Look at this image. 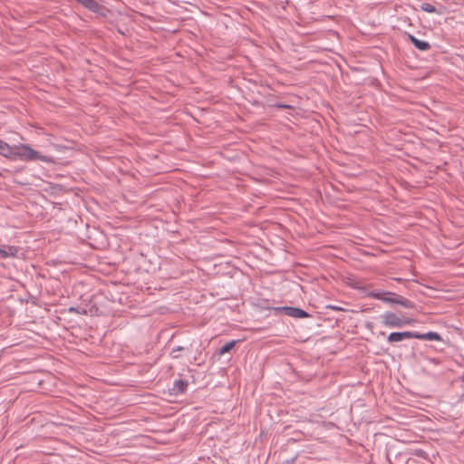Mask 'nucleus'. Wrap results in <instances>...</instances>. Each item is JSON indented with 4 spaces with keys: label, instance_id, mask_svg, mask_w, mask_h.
Masks as SVG:
<instances>
[{
    "label": "nucleus",
    "instance_id": "4",
    "mask_svg": "<svg viewBox=\"0 0 464 464\" xmlns=\"http://www.w3.org/2000/svg\"><path fill=\"white\" fill-rule=\"evenodd\" d=\"M367 295L374 299L382 301L385 304H401L402 306L408 307L410 301L392 292H385L382 290H372L367 293Z\"/></svg>",
    "mask_w": 464,
    "mask_h": 464
},
{
    "label": "nucleus",
    "instance_id": "15",
    "mask_svg": "<svg viewBox=\"0 0 464 464\" xmlns=\"http://www.w3.org/2000/svg\"><path fill=\"white\" fill-rule=\"evenodd\" d=\"M266 327H256V326H252V327H248V328H246V331L247 332H260L262 331L263 329H265Z\"/></svg>",
    "mask_w": 464,
    "mask_h": 464
},
{
    "label": "nucleus",
    "instance_id": "17",
    "mask_svg": "<svg viewBox=\"0 0 464 464\" xmlns=\"http://www.w3.org/2000/svg\"><path fill=\"white\" fill-rule=\"evenodd\" d=\"M296 459V457H294L290 459H286L283 464H294Z\"/></svg>",
    "mask_w": 464,
    "mask_h": 464
},
{
    "label": "nucleus",
    "instance_id": "6",
    "mask_svg": "<svg viewBox=\"0 0 464 464\" xmlns=\"http://www.w3.org/2000/svg\"><path fill=\"white\" fill-rule=\"evenodd\" d=\"M188 382L185 380H176L173 382V387L170 389V394L179 395L184 393L188 389Z\"/></svg>",
    "mask_w": 464,
    "mask_h": 464
},
{
    "label": "nucleus",
    "instance_id": "19",
    "mask_svg": "<svg viewBox=\"0 0 464 464\" xmlns=\"http://www.w3.org/2000/svg\"><path fill=\"white\" fill-rule=\"evenodd\" d=\"M385 319H392V320H394V319H398L393 314H389L385 316Z\"/></svg>",
    "mask_w": 464,
    "mask_h": 464
},
{
    "label": "nucleus",
    "instance_id": "1",
    "mask_svg": "<svg viewBox=\"0 0 464 464\" xmlns=\"http://www.w3.org/2000/svg\"><path fill=\"white\" fill-rule=\"evenodd\" d=\"M0 155L12 161L21 160L31 162L40 160L45 163L53 162V157L42 154L40 151L33 149L29 144L19 143L10 145L2 140H0Z\"/></svg>",
    "mask_w": 464,
    "mask_h": 464
},
{
    "label": "nucleus",
    "instance_id": "11",
    "mask_svg": "<svg viewBox=\"0 0 464 464\" xmlns=\"http://www.w3.org/2000/svg\"><path fill=\"white\" fill-rule=\"evenodd\" d=\"M420 9L426 13H438L436 7L429 3H422L420 5Z\"/></svg>",
    "mask_w": 464,
    "mask_h": 464
},
{
    "label": "nucleus",
    "instance_id": "12",
    "mask_svg": "<svg viewBox=\"0 0 464 464\" xmlns=\"http://www.w3.org/2000/svg\"><path fill=\"white\" fill-rule=\"evenodd\" d=\"M412 321H384V323L392 327H401L406 324H410Z\"/></svg>",
    "mask_w": 464,
    "mask_h": 464
},
{
    "label": "nucleus",
    "instance_id": "20",
    "mask_svg": "<svg viewBox=\"0 0 464 464\" xmlns=\"http://www.w3.org/2000/svg\"><path fill=\"white\" fill-rule=\"evenodd\" d=\"M331 308H332V309H335V310H340V308H339V307H336V306H332Z\"/></svg>",
    "mask_w": 464,
    "mask_h": 464
},
{
    "label": "nucleus",
    "instance_id": "10",
    "mask_svg": "<svg viewBox=\"0 0 464 464\" xmlns=\"http://www.w3.org/2000/svg\"><path fill=\"white\" fill-rule=\"evenodd\" d=\"M240 340H232L227 343H225L219 350H218V354L219 355H223L227 353H229L234 347L235 345L239 342Z\"/></svg>",
    "mask_w": 464,
    "mask_h": 464
},
{
    "label": "nucleus",
    "instance_id": "5",
    "mask_svg": "<svg viewBox=\"0 0 464 464\" xmlns=\"http://www.w3.org/2000/svg\"><path fill=\"white\" fill-rule=\"evenodd\" d=\"M76 1L78 3H80L81 5H82L86 9H88L89 11H91L96 14H99L103 17H105L107 15L108 9L105 6L100 5L95 0H76Z\"/></svg>",
    "mask_w": 464,
    "mask_h": 464
},
{
    "label": "nucleus",
    "instance_id": "3",
    "mask_svg": "<svg viewBox=\"0 0 464 464\" xmlns=\"http://www.w3.org/2000/svg\"><path fill=\"white\" fill-rule=\"evenodd\" d=\"M265 309L267 311L266 317H292L297 319L309 316L304 310L293 306H267Z\"/></svg>",
    "mask_w": 464,
    "mask_h": 464
},
{
    "label": "nucleus",
    "instance_id": "21",
    "mask_svg": "<svg viewBox=\"0 0 464 464\" xmlns=\"http://www.w3.org/2000/svg\"><path fill=\"white\" fill-rule=\"evenodd\" d=\"M366 326L367 327H371V323L370 322H366Z\"/></svg>",
    "mask_w": 464,
    "mask_h": 464
},
{
    "label": "nucleus",
    "instance_id": "13",
    "mask_svg": "<svg viewBox=\"0 0 464 464\" xmlns=\"http://www.w3.org/2000/svg\"><path fill=\"white\" fill-rule=\"evenodd\" d=\"M412 455L416 456V457H420L421 459H429V455L428 453L421 450V449H416L412 451Z\"/></svg>",
    "mask_w": 464,
    "mask_h": 464
},
{
    "label": "nucleus",
    "instance_id": "14",
    "mask_svg": "<svg viewBox=\"0 0 464 464\" xmlns=\"http://www.w3.org/2000/svg\"><path fill=\"white\" fill-rule=\"evenodd\" d=\"M69 312H76L77 314H84L86 313L85 309L84 308H81V307H70L68 309Z\"/></svg>",
    "mask_w": 464,
    "mask_h": 464
},
{
    "label": "nucleus",
    "instance_id": "7",
    "mask_svg": "<svg viewBox=\"0 0 464 464\" xmlns=\"http://www.w3.org/2000/svg\"><path fill=\"white\" fill-rule=\"evenodd\" d=\"M409 39L411 43L420 51H428L430 49V44L428 42L420 40L412 34H409Z\"/></svg>",
    "mask_w": 464,
    "mask_h": 464
},
{
    "label": "nucleus",
    "instance_id": "9",
    "mask_svg": "<svg viewBox=\"0 0 464 464\" xmlns=\"http://www.w3.org/2000/svg\"><path fill=\"white\" fill-rule=\"evenodd\" d=\"M192 347V343H188L186 345H180L174 347L170 352V356L172 359H179L180 357L179 354H176V352H182V351H190Z\"/></svg>",
    "mask_w": 464,
    "mask_h": 464
},
{
    "label": "nucleus",
    "instance_id": "18",
    "mask_svg": "<svg viewBox=\"0 0 464 464\" xmlns=\"http://www.w3.org/2000/svg\"><path fill=\"white\" fill-rule=\"evenodd\" d=\"M429 361L434 364H440V361L438 358H430Z\"/></svg>",
    "mask_w": 464,
    "mask_h": 464
},
{
    "label": "nucleus",
    "instance_id": "2",
    "mask_svg": "<svg viewBox=\"0 0 464 464\" xmlns=\"http://www.w3.org/2000/svg\"><path fill=\"white\" fill-rule=\"evenodd\" d=\"M420 339L429 341H442V337L436 332L420 333L417 331L393 332L388 336V342L397 343L405 339Z\"/></svg>",
    "mask_w": 464,
    "mask_h": 464
},
{
    "label": "nucleus",
    "instance_id": "8",
    "mask_svg": "<svg viewBox=\"0 0 464 464\" xmlns=\"http://www.w3.org/2000/svg\"><path fill=\"white\" fill-rule=\"evenodd\" d=\"M18 252L16 246H7L0 248V257L6 258L10 256H15Z\"/></svg>",
    "mask_w": 464,
    "mask_h": 464
},
{
    "label": "nucleus",
    "instance_id": "16",
    "mask_svg": "<svg viewBox=\"0 0 464 464\" xmlns=\"http://www.w3.org/2000/svg\"><path fill=\"white\" fill-rule=\"evenodd\" d=\"M274 106L278 108V109H290V108H292V106H290L288 104L280 103V102L276 103Z\"/></svg>",
    "mask_w": 464,
    "mask_h": 464
}]
</instances>
